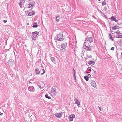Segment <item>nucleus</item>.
I'll return each instance as SVG.
<instances>
[{
    "label": "nucleus",
    "instance_id": "nucleus-1",
    "mask_svg": "<svg viewBox=\"0 0 122 122\" xmlns=\"http://www.w3.org/2000/svg\"><path fill=\"white\" fill-rule=\"evenodd\" d=\"M59 91V89L55 86L53 87L51 91V94L52 95L55 96Z\"/></svg>",
    "mask_w": 122,
    "mask_h": 122
},
{
    "label": "nucleus",
    "instance_id": "nucleus-2",
    "mask_svg": "<svg viewBox=\"0 0 122 122\" xmlns=\"http://www.w3.org/2000/svg\"><path fill=\"white\" fill-rule=\"evenodd\" d=\"M39 34V32L35 31L32 33V40H35L36 37Z\"/></svg>",
    "mask_w": 122,
    "mask_h": 122
},
{
    "label": "nucleus",
    "instance_id": "nucleus-3",
    "mask_svg": "<svg viewBox=\"0 0 122 122\" xmlns=\"http://www.w3.org/2000/svg\"><path fill=\"white\" fill-rule=\"evenodd\" d=\"M89 44L87 42H85L84 44V46L85 49L87 50L90 51L91 50V48L89 47H88Z\"/></svg>",
    "mask_w": 122,
    "mask_h": 122
},
{
    "label": "nucleus",
    "instance_id": "nucleus-4",
    "mask_svg": "<svg viewBox=\"0 0 122 122\" xmlns=\"http://www.w3.org/2000/svg\"><path fill=\"white\" fill-rule=\"evenodd\" d=\"M85 42H87L89 43H91L93 41V39L92 37H87L86 38L85 40Z\"/></svg>",
    "mask_w": 122,
    "mask_h": 122
},
{
    "label": "nucleus",
    "instance_id": "nucleus-5",
    "mask_svg": "<svg viewBox=\"0 0 122 122\" xmlns=\"http://www.w3.org/2000/svg\"><path fill=\"white\" fill-rule=\"evenodd\" d=\"M63 34L62 33L59 34L57 35V39L60 41H62L63 40Z\"/></svg>",
    "mask_w": 122,
    "mask_h": 122
},
{
    "label": "nucleus",
    "instance_id": "nucleus-6",
    "mask_svg": "<svg viewBox=\"0 0 122 122\" xmlns=\"http://www.w3.org/2000/svg\"><path fill=\"white\" fill-rule=\"evenodd\" d=\"M63 115L62 112H61L59 113H56L55 114V116L57 118H61Z\"/></svg>",
    "mask_w": 122,
    "mask_h": 122
},
{
    "label": "nucleus",
    "instance_id": "nucleus-7",
    "mask_svg": "<svg viewBox=\"0 0 122 122\" xmlns=\"http://www.w3.org/2000/svg\"><path fill=\"white\" fill-rule=\"evenodd\" d=\"M90 84L92 85V86L95 88L96 86V83L94 81L91 80L90 81Z\"/></svg>",
    "mask_w": 122,
    "mask_h": 122
},
{
    "label": "nucleus",
    "instance_id": "nucleus-8",
    "mask_svg": "<svg viewBox=\"0 0 122 122\" xmlns=\"http://www.w3.org/2000/svg\"><path fill=\"white\" fill-rule=\"evenodd\" d=\"M75 117V116L74 114H72L69 116V120L70 121H71L73 120V119Z\"/></svg>",
    "mask_w": 122,
    "mask_h": 122
},
{
    "label": "nucleus",
    "instance_id": "nucleus-9",
    "mask_svg": "<svg viewBox=\"0 0 122 122\" xmlns=\"http://www.w3.org/2000/svg\"><path fill=\"white\" fill-rule=\"evenodd\" d=\"M35 13L34 12L31 10L28 11L27 12V14L28 15L30 16L33 15Z\"/></svg>",
    "mask_w": 122,
    "mask_h": 122
},
{
    "label": "nucleus",
    "instance_id": "nucleus-10",
    "mask_svg": "<svg viewBox=\"0 0 122 122\" xmlns=\"http://www.w3.org/2000/svg\"><path fill=\"white\" fill-rule=\"evenodd\" d=\"M110 19L111 20V21H114L116 22H117L118 20H117L116 19V17L115 16H112L111 18Z\"/></svg>",
    "mask_w": 122,
    "mask_h": 122
},
{
    "label": "nucleus",
    "instance_id": "nucleus-11",
    "mask_svg": "<svg viewBox=\"0 0 122 122\" xmlns=\"http://www.w3.org/2000/svg\"><path fill=\"white\" fill-rule=\"evenodd\" d=\"M28 90L31 92H33L34 89L33 86H30L28 88Z\"/></svg>",
    "mask_w": 122,
    "mask_h": 122
},
{
    "label": "nucleus",
    "instance_id": "nucleus-12",
    "mask_svg": "<svg viewBox=\"0 0 122 122\" xmlns=\"http://www.w3.org/2000/svg\"><path fill=\"white\" fill-rule=\"evenodd\" d=\"M67 46V44L66 43L62 44L61 45V48L63 49L65 48H66Z\"/></svg>",
    "mask_w": 122,
    "mask_h": 122
},
{
    "label": "nucleus",
    "instance_id": "nucleus-13",
    "mask_svg": "<svg viewBox=\"0 0 122 122\" xmlns=\"http://www.w3.org/2000/svg\"><path fill=\"white\" fill-rule=\"evenodd\" d=\"M119 27L118 26L116 25L114 26V27H112V30H116L119 29Z\"/></svg>",
    "mask_w": 122,
    "mask_h": 122
},
{
    "label": "nucleus",
    "instance_id": "nucleus-14",
    "mask_svg": "<svg viewBox=\"0 0 122 122\" xmlns=\"http://www.w3.org/2000/svg\"><path fill=\"white\" fill-rule=\"evenodd\" d=\"M116 37L117 38H122V34L121 33H119L116 35Z\"/></svg>",
    "mask_w": 122,
    "mask_h": 122
},
{
    "label": "nucleus",
    "instance_id": "nucleus-15",
    "mask_svg": "<svg viewBox=\"0 0 122 122\" xmlns=\"http://www.w3.org/2000/svg\"><path fill=\"white\" fill-rule=\"evenodd\" d=\"M108 35H109L108 37L109 38V39L111 40L112 41H113V38L111 34H109Z\"/></svg>",
    "mask_w": 122,
    "mask_h": 122
},
{
    "label": "nucleus",
    "instance_id": "nucleus-16",
    "mask_svg": "<svg viewBox=\"0 0 122 122\" xmlns=\"http://www.w3.org/2000/svg\"><path fill=\"white\" fill-rule=\"evenodd\" d=\"M95 63V62L94 61H91L89 62L88 64L90 65H93Z\"/></svg>",
    "mask_w": 122,
    "mask_h": 122
},
{
    "label": "nucleus",
    "instance_id": "nucleus-17",
    "mask_svg": "<svg viewBox=\"0 0 122 122\" xmlns=\"http://www.w3.org/2000/svg\"><path fill=\"white\" fill-rule=\"evenodd\" d=\"M38 25H37V23L36 22H34L33 24V27L35 28H37L38 27Z\"/></svg>",
    "mask_w": 122,
    "mask_h": 122
},
{
    "label": "nucleus",
    "instance_id": "nucleus-18",
    "mask_svg": "<svg viewBox=\"0 0 122 122\" xmlns=\"http://www.w3.org/2000/svg\"><path fill=\"white\" fill-rule=\"evenodd\" d=\"M19 5L21 8H22V6L23 5V3L22 2V1L20 0V3H19Z\"/></svg>",
    "mask_w": 122,
    "mask_h": 122
},
{
    "label": "nucleus",
    "instance_id": "nucleus-19",
    "mask_svg": "<svg viewBox=\"0 0 122 122\" xmlns=\"http://www.w3.org/2000/svg\"><path fill=\"white\" fill-rule=\"evenodd\" d=\"M75 103L78 106H79L80 104V102L78 101L76 99L75 100Z\"/></svg>",
    "mask_w": 122,
    "mask_h": 122
},
{
    "label": "nucleus",
    "instance_id": "nucleus-20",
    "mask_svg": "<svg viewBox=\"0 0 122 122\" xmlns=\"http://www.w3.org/2000/svg\"><path fill=\"white\" fill-rule=\"evenodd\" d=\"M35 70L36 73V74H38L40 73V71H39L38 69H36Z\"/></svg>",
    "mask_w": 122,
    "mask_h": 122
},
{
    "label": "nucleus",
    "instance_id": "nucleus-21",
    "mask_svg": "<svg viewBox=\"0 0 122 122\" xmlns=\"http://www.w3.org/2000/svg\"><path fill=\"white\" fill-rule=\"evenodd\" d=\"M41 73H42L41 74V75H43V74L45 72V71L44 69H42L40 71Z\"/></svg>",
    "mask_w": 122,
    "mask_h": 122
},
{
    "label": "nucleus",
    "instance_id": "nucleus-22",
    "mask_svg": "<svg viewBox=\"0 0 122 122\" xmlns=\"http://www.w3.org/2000/svg\"><path fill=\"white\" fill-rule=\"evenodd\" d=\"M45 97L46 98H48V99H51V97L50 96H49L47 94H46L45 95Z\"/></svg>",
    "mask_w": 122,
    "mask_h": 122
},
{
    "label": "nucleus",
    "instance_id": "nucleus-23",
    "mask_svg": "<svg viewBox=\"0 0 122 122\" xmlns=\"http://www.w3.org/2000/svg\"><path fill=\"white\" fill-rule=\"evenodd\" d=\"M60 16H57L56 17V20L57 22H58L59 21L58 20H60Z\"/></svg>",
    "mask_w": 122,
    "mask_h": 122
},
{
    "label": "nucleus",
    "instance_id": "nucleus-24",
    "mask_svg": "<svg viewBox=\"0 0 122 122\" xmlns=\"http://www.w3.org/2000/svg\"><path fill=\"white\" fill-rule=\"evenodd\" d=\"M84 78L87 81H88L89 78L86 76H85L84 77Z\"/></svg>",
    "mask_w": 122,
    "mask_h": 122
},
{
    "label": "nucleus",
    "instance_id": "nucleus-25",
    "mask_svg": "<svg viewBox=\"0 0 122 122\" xmlns=\"http://www.w3.org/2000/svg\"><path fill=\"white\" fill-rule=\"evenodd\" d=\"M86 76H87L88 78L90 77L91 76V75L88 74H86Z\"/></svg>",
    "mask_w": 122,
    "mask_h": 122
},
{
    "label": "nucleus",
    "instance_id": "nucleus-26",
    "mask_svg": "<svg viewBox=\"0 0 122 122\" xmlns=\"http://www.w3.org/2000/svg\"><path fill=\"white\" fill-rule=\"evenodd\" d=\"M102 6H104L106 5V2L103 1L102 3Z\"/></svg>",
    "mask_w": 122,
    "mask_h": 122
},
{
    "label": "nucleus",
    "instance_id": "nucleus-27",
    "mask_svg": "<svg viewBox=\"0 0 122 122\" xmlns=\"http://www.w3.org/2000/svg\"><path fill=\"white\" fill-rule=\"evenodd\" d=\"M29 7H28V8H29L30 7H31L32 6V5L31 4H29Z\"/></svg>",
    "mask_w": 122,
    "mask_h": 122
},
{
    "label": "nucleus",
    "instance_id": "nucleus-28",
    "mask_svg": "<svg viewBox=\"0 0 122 122\" xmlns=\"http://www.w3.org/2000/svg\"><path fill=\"white\" fill-rule=\"evenodd\" d=\"M14 62H12V63L11 64H10V65L11 66H12L13 65H14Z\"/></svg>",
    "mask_w": 122,
    "mask_h": 122
},
{
    "label": "nucleus",
    "instance_id": "nucleus-29",
    "mask_svg": "<svg viewBox=\"0 0 122 122\" xmlns=\"http://www.w3.org/2000/svg\"><path fill=\"white\" fill-rule=\"evenodd\" d=\"M88 70H89L90 71H91V67H89L88 69H87Z\"/></svg>",
    "mask_w": 122,
    "mask_h": 122
},
{
    "label": "nucleus",
    "instance_id": "nucleus-30",
    "mask_svg": "<svg viewBox=\"0 0 122 122\" xmlns=\"http://www.w3.org/2000/svg\"><path fill=\"white\" fill-rule=\"evenodd\" d=\"M117 34H119V33H120V31H116V32Z\"/></svg>",
    "mask_w": 122,
    "mask_h": 122
},
{
    "label": "nucleus",
    "instance_id": "nucleus-31",
    "mask_svg": "<svg viewBox=\"0 0 122 122\" xmlns=\"http://www.w3.org/2000/svg\"><path fill=\"white\" fill-rule=\"evenodd\" d=\"M114 47H112L111 48V50H114Z\"/></svg>",
    "mask_w": 122,
    "mask_h": 122
},
{
    "label": "nucleus",
    "instance_id": "nucleus-32",
    "mask_svg": "<svg viewBox=\"0 0 122 122\" xmlns=\"http://www.w3.org/2000/svg\"><path fill=\"white\" fill-rule=\"evenodd\" d=\"M3 21L4 23H6L7 22V20H3Z\"/></svg>",
    "mask_w": 122,
    "mask_h": 122
},
{
    "label": "nucleus",
    "instance_id": "nucleus-33",
    "mask_svg": "<svg viewBox=\"0 0 122 122\" xmlns=\"http://www.w3.org/2000/svg\"><path fill=\"white\" fill-rule=\"evenodd\" d=\"M120 43L122 45V39L121 40Z\"/></svg>",
    "mask_w": 122,
    "mask_h": 122
},
{
    "label": "nucleus",
    "instance_id": "nucleus-34",
    "mask_svg": "<svg viewBox=\"0 0 122 122\" xmlns=\"http://www.w3.org/2000/svg\"><path fill=\"white\" fill-rule=\"evenodd\" d=\"M98 107H99V110H100V111H102V110L101 109V108L100 107L98 106Z\"/></svg>",
    "mask_w": 122,
    "mask_h": 122
},
{
    "label": "nucleus",
    "instance_id": "nucleus-35",
    "mask_svg": "<svg viewBox=\"0 0 122 122\" xmlns=\"http://www.w3.org/2000/svg\"><path fill=\"white\" fill-rule=\"evenodd\" d=\"M3 114V113H1V112L0 111V115H2Z\"/></svg>",
    "mask_w": 122,
    "mask_h": 122
},
{
    "label": "nucleus",
    "instance_id": "nucleus-36",
    "mask_svg": "<svg viewBox=\"0 0 122 122\" xmlns=\"http://www.w3.org/2000/svg\"><path fill=\"white\" fill-rule=\"evenodd\" d=\"M121 56L122 57V52L121 53Z\"/></svg>",
    "mask_w": 122,
    "mask_h": 122
},
{
    "label": "nucleus",
    "instance_id": "nucleus-37",
    "mask_svg": "<svg viewBox=\"0 0 122 122\" xmlns=\"http://www.w3.org/2000/svg\"><path fill=\"white\" fill-rule=\"evenodd\" d=\"M100 0H98V1H100Z\"/></svg>",
    "mask_w": 122,
    "mask_h": 122
},
{
    "label": "nucleus",
    "instance_id": "nucleus-38",
    "mask_svg": "<svg viewBox=\"0 0 122 122\" xmlns=\"http://www.w3.org/2000/svg\"><path fill=\"white\" fill-rule=\"evenodd\" d=\"M90 46V47H92V46Z\"/></svg>",
    "mask_w": 122,
    "mask_h": 122
},
{
    "label": "nucleus",
    "instance_id": "nucleus-39",
    "mask_svg": "<svg viewBox=\"0 0 122 122\" xmlns=\"http://www.w3.org/2000/svg\"><path fill=\"white\" fill-rule=\"evenodd\" d=\"M121 49L122 50V48H121Z\"/></svg>",
    "mask_w": 122,
    "mask_h": 122
},
{
    "label": "nucleus",
    "instance_id": "nucleus-40",
    "mask_svg": "<svg viewBox=\"0 0 122 122\" xmlns=\"http://www.w3.org/2000/svg\"><path fill=\"white\" fill-rule=\"evenodd\" d=\"M30 82H29V83H30Z\"/></svg>",
    "mask_w": 122,
    "mask_h": 122
},
{
    "label": "nucleus",
    "instance_id": "nucleus-41",
    "mask_svg": "<svg viewBox=\"0 0 122 122\" xmlns=\"http://www.w3.org/2000/svg\"><path fill=\"white\" fill-rule=\"evenodd\" d=\"M30 82H29V83H30Z\"/></svg>",
    "mask_w": 122,
    "mask_h": 122
}]
</instances>
